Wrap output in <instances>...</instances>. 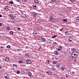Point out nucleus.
<instances>
[{"label":"nucleus","instance_id":"7","mask_svg":"<svg viewBox=\"0 0 79 79\" xmlns=\"http://www.w3.org/2000/svg\"><path fill=\"white\" fill-rule=\"evenodd\" d=\"M9 75H6V76H4V77L5 79H9Z\"/></svg>","mask_w":79,"mask_h":79},{"label":"nucleus","instance_id":"31","mask_svg":"<svg viewBox=\"0 0 79 79\" xmlns=\"http://www.w3.org/2000/svg\"><path fill=\"white\" fill-rule=\"evenodd\" d=\"M22 2H26L27 0H22Z\"/></svg>","mask_w":79,"mask_h":79},{"label":"nucleus","instance_id":"36","mask_svg":"<svg viewBox=\"0 0 79 79\" xmlns=\"http://www.w3.org/2000/svg\"><path fill=\"white\" fill-rule=\"evenodd\" d=\"M63 21H64V22H67V20H66V19H63Z\"/></svg>","mask_w":79,"mask_h":79},{"label":"nucleus","instance_id":"42","mask_svg":"<svg viewBox=\"0 0 79 79\" xmlns=\"http://www.w3.org/2000/svg\"><path fill=\"white\" fill-rule=\"evenodd\" d=\"M17 51H18V52H20L21 51V50H20V49H17Z\"/></svg>","mask_w":79,"mask_h":79},{"label":"nucleus","instance_id":"20","mask_svg":"<svg viewBox=\"0 0 79 79\" xmlns=\"http://www.w3.org/2000/svg\"><path fill=\"white\" fill-rule=\"evenodd\" d=\"M64 15V12H61L60 13V15L61 16H63Z\"/></svg>","mask_w":79,"mask_h":79},{"label":"nucleus","instance_id":"47","mask_svg":"<svg viewBox=\"0 0 79 79\" xmlns=\"http://www.w3.org/2000/svg\"><path fill=\"white\" fill-rule=\"evenodd\" d=\"M0 26H2V23H0Z\"/></svg>","mask_w":79,"mask_h":79},{"label":"nucleus","instance_id":"16","mask_svg":"<svg viewBox=\"0 0 79 79\" xmlns=\"http://www.w3.org/2000/svg\"><path fill=\"white\" fill-rule=\"evenodd\" d=\"M34 31L36 32H34V33L35 34H37L38 33V32H38V31L37 30H34Z\"/></svg>","mask_w":79,"mask_h":79},{"label":"nucleus","instance_id":"8","mask_svg":"<svg viewBox=\"0 0 79 79\" xmlns=\"http://www.w3.org/2000/svg\"><path fill=\"white\" fill-rule=\"evenodd\" d=\"M12 66L13 67H16L17 68V67H18V65H17L16 64H13L12 65Z\"/></svg>","mask_w":79,"mask_h":79},{"label":"nucleus","instance_id":"51","mask_svg":"<svg viewBox=\"0 0 79 79\" xmlns=\"http://www.w3.org/2000/svg\"><path fill=\"white\" fill-rule=\"evenodd\" d=\"M0 17H2V15H0Z\"/></svg>","mask_w":79,"mask_h":79},{"label":"nucleus","instance_id":"46","mask_svg":"<svg viewBox=\"0 0 79 79\" xmlns=\"http://www.w3.org/2000/svg\"><path fill=\"white\" fill-rule=\"evenodd\" d=\"M55 59H56V60H58V57H55Z\"/></svg>","mask_w":79,"mask_h":79},{"label":"nucleus","instance_id":"44","mask_svg":"<svg viewBox=\"0 0 79 79\" xmlns=\"http://www.w3.org/2000/svg\"><path fill=\"white\" fill-rule=\"evenodd\" d=\"M52 2H54V1H56V0H51Z\"/></svg>","mask_w":79,"mask_h":79},{"label":"nucleus","instance_id":"21","mask_svg":"<svg viewBox=\"0 0 79 79\" xmlns=\"http://www.w3.org/2000/svg\"><path fill=\"white\" fill-rule=\"evenodd\" d=\"M57 35H54L53 36H52V38L54 39V38H55V37H57Z\"/></svg>","mask_w":79,"mask_h":79},{"label":"nucleus","instance_id":"40","mask_svg":"<svg viewBox=\"0 0 79 79\" xmlns=\"http://www.w3.org/2000/svg\"><path fill=\"white\" fill-rule=\"evenodd\" d=\"M59 48H60V49L61 50L62 48V47H61V46H60Z\"/></svg>","mask_w":79,"mask_h":79},{"label":"nucleus","instance_id":"59","mask_svg":"<svg viewBox=\"0 0 79 79\" xmlns=\"http://www.w3.org/2000/svg\"><path fill=\"white\" fill-rule=\"evenodd\" d=\"M69 38H71V37H69Z\"/></svg>","mask_w":79,"mask_h":79},{"label":"nucleus","instance_id":"55","mask_svg":"<svg viewBox=\"0 0 79 79\" xmlns=\"http://www.w3.org/2000/svg\"><path fill=\"white\" fill-rule=\"evenodd\" d=\"M1 68H2V66H0V69H1Z\"/></svg>","mask_w":79,"mask_h":79},{"label":"nucleus","instance_id":"9","mask_svg":"<svg viewBox=\"0 0 79 79\" xmlns=\"http://www.w3.org/2000/svg\"><path fill=\"white\" fill-rule=\"evenodd\" d=\"M60 64H61L60 63H59L56 65V67H57V68H59Z\"/></svg>","mask_w":79,"mask_h":79},{"label":"nucleus","instance_id":"17","mask_svg":"<svg viewBox=\"0 0 79 79\" xmlns=\"http://www.w3.org/2000/svg\"><path fill=\"white\" fill-rule=\"evenodd\" d=\"M55 54L56 55H58V52L57 51H56L55 52Z\"/></svg>","mask_w":79,"mask_h":79},{"label":"nucleus","instance_id":"48","mask_svg":"<svg viewBox=\"0 0 79 79\" xmlns=\"http://www.w3.org/2000/svg\"><path fill=\"white\" fill-rule=\"evenodd\" d=\"M16 1H17V2H19V1H20V0H16Z\"/></svg>","mask_w":79,"mask_h":79},{"label":"nucleus","instance_id":"30","mask_svg":"<svg viewBox=\"0 0 79 79\" xmlns=\"http://www.w3.org/2000/svg\"><path fill=\"white\" fill-rule=\"evenodd\" d=\"M10 47L11 46H10V45H8L7 46V48H10Z\"/></svg>","mask_w":79,"mask_h":79},{"label":"nucleus","instance_id":"50","mask_svg":"<svg viewBox=\"0 0 79 79\" xmlns=\"http://www.w3.org/2000/svg\"><path fill=\"white\" fill-rule=\"evenodd\" d=\"M54 45H56V42H54Z\"/></svg>","mask_w":79,"mask_h":79},{"label":"nucleus","instance_id":"12","mask_svg":"<svg viewBox=\"0 0 79 79\" xmlns=\"http://www.w3.org/2000/svg\"><path fill=\"white\" fill-rule=\"evenodd\" d=\"M48 43H51L52 42L51 40H50V39L48 40Z\"/></svg>","mask_w":79,"mask_h":79},{"label":"nucleus","instance_id":"15","mask_svg":"<svg viewBox=\"0 0 79 79\" xmlns=\"http://www.w3.org/2000/svg\"><path fill=\"white\" fill-rule=\"evenodd\" d=\"M34 2L35 3H39V0H35Z\"/></svg>","mask_w":79,"mask_h":79},{"label":"nucleus","instance_id":"11","mask_svg":"<svg viewBox=\"0 0 79 79\" xmlns=\"http://www.w3.org/2000/svg\"><path fill=\"white\" fill-rule=\"evenodd\" d=\"M42 40L43 42H45L46 41V39L45 38H42Z\"/></svg>","mask_w":79,"mask_h":79},{"label":"nucleus","instance_id":"26","mask_svg":"<svg viewBox=\"0 0 79 79\" xmlns=\"http://www.w3.org/2000/svg\"><path fill=\"white\" fill-rule=\"evenodd\" d=\"M6 29L7 30H10V27H6Z\"/></svg>","mask_w":79,"mask_h":79},{"label":"nucleus","instance_id":"39","mask_svg":"<svg viewBox=\"0 0 79 79\" xmlns=\"http://www.w3.org/2000/svg\"><path fill=\"white\" fill-rule=\"evenodd\" d=\"M12 15H10V14L8 15V16H10V17H11V16H12Z\"/></svg>","mask_w":79,"mask_h":79},{"label":"nucleus","instance_id":"14","mask_svg":"<svg viewBox=\"0 0 79 79\" xmlns=\"http://www.w3.org/2000/svg\"><path fill=\"white\" fill-rule=\"evenodd\" d=\"M24 61H23L22 60H19V63H23Z\"/></svg>","mask_w":79,"mask_h":79},{"label":"nucleus","instance_id":"57","mask_svg":"<svg viewBox=\"0 0 79 79\" xmlns=\"http://www.w3.org/2000/svg\"><path fill=\"white\" fill-rule=\"evenodd\" d=\"M49 62H50V61H48V63H49Z\"/></svg>","mask_w":79,"mask_h":79},{"label":"nucleus","instance_id":"34","mask_svg":"<svg viewBox=\"0 0 79 79\" xmlns=\"http://www.w3.org/2000/svg\"><path fill=\"white\" fill-rule=\"evenodd\" d=\"M9 3H10V4H13V2L12 1L10 2H9Z\"/></svg>","mask_w":79,"mask_h":79},{"label":"nucleus","instance_id":"5","mask_svg":"<svg viewBox=\"0 0 79 79\" xmlns=\"http://www.w3.org/2000/svg\"><path fill=\"white\" fill-rule=\"evenodd\" d=\"M16 18V16L15 15H12L11 17V19H15Z\"/></svg>","mask_w":79,"mask_h":79},{"label":"nucleus","instance_id":"41","mask_svg":"<svg viewBox=\"0 0 79 79\" xmlns=\"http://www.w3.org/2000/svg\"><path fill=\"white\" fill-rule=\"evenodd\" d=\"M17 74H19V73H20V72L19 71H18L17 72Z\"/></svg>","mask_w":79,"mask_h":79},{"label":"nucleus","instance_id":"1","mask_svg":"<svg viewBox=\"0 0 79 79\" xmlns=\"http://www.w3.org/2000/svg\"><path fill=\"white\" fill-rule=\"evenodd\" d=\"M78 53L77 52L73 53L71 56L73 58H76L78 55Z\"/></svg>","mask_w":79,"mask_h":79},{"label":"nucleus","instance_id":"49","mask_svg":"<svg viewBox=\"0 0 79 79\" xmlns=\"http://www.w3.org/2000/svg\"><path fill=\"white\" fill-rule=\"evenodd\" d=\"M26 48H27H27H28V46H26Z\"/></svg>","mask_w":79,"mask_h":79},{"label":"nucleus","instance_id":"38","mask_svg":"<svg viewBox=\"0 0 79 79\" xmlns=\"http://www.w3.org/2000/svg\"><path fill=\"white\" fill-rule=\"evenodd\" d=\"M52 70H56V69H55V68H52Z\"/></svg>","mask_w":79,"mask_h":79},{"label":"nucleus","instance_id":"22","mask_svg":"<svg viewBox=\"0 0 79 79\" xmlns=\"http://www.w3.org/2000/svg\"><path fill=\"white\" fill-rule=\"evenodd\" d=\"M65 34L66 35H68L69 34V31H67L65 33Z\"/></svg>","mask_w":79,"mask_h":79},{"label":"nucleus","instance_id":"4","mask_svg":"<svg viewBox=\"0 0 79 79\" xmlns=\"http://www.w3.org/2000/svg\"><path fill=\"white\" fill-rule=\"evenodd\" d=\"M65 68V66H64V65L63 66L61 67V69L62 71H64V69Z\"/></svg>","mask_w":79,"mask_h":79},{"label":"nucleus","instance_id":"23","mask_svg":"<svg viewBox=\"0 0 79 79\" xmlns=\"http://www.w3.org/2000/svg\"><path fill=\"white\" fill-rule=\"evenodd\" d=\"M50 20L51 21H53V17H50Z\"/></svg>","mask_w":79,"mask_h":79},{"label":"nucleus","instance_id":"45","mask_svg":"<svg viewBox=\"0 0 79 79\" xmlns=\"http://www.w3.org/2000/svg\"><path fill=\"white\" fill-rule=\"evenodd\" d=\"M63 28H62L61 29H60V31H63Z\"/></svg>","mask_w":79,"mask_h":79},{"label":"nucleus","instance_id":"13","mask_svg":"<svg viewBox=\"0 0 79 79\" xmlns=\"http://www.w3.org/2000/svg\"><path fill=\"white\" fill-rule=\"evenodd\" d=\"M75 74V72H72L70 73V74H71V75H74Z\"/></svg>","mask_w":79,"mask_h":79},{"label":"nucleus","instance_id":"18","mask_svg":"<svg viewBox=\"0 0 79 79\" xmlns=\"http://www.w3.org/2000/svg\"><path fill=\"white\" fill-rule=\"evenodd\" d=\"M28 76L29 77H31L32 76V73H28Z\"/></svg>","mask_w":79,"mask_h":79},{"label":"nucleus","instance_id":"56","mask_svg":"<svg viewBox=\"0 0 79 79\" xmlns=\"http://www.w3.org/2000/svg\"><path fill=\"white\" fill-rule=\"evenodd\" d=\"M1 48H3V47H1Z\"/></svg>","mask_w":79,"mask_h":79},{"label":"nucleus","instance_id":"6","mask_svg":"<svg viewBox=\"0 0 79 79\" xmlns=\"http://www.w3.org/2000/svg\"><path fill=\"white\" fill-rule=\"evenodd\" d=\"M8 8H9V7H8V6H5L4 7V8H3V9L4 10H8Z\"/></svg>","mask_w":79,"mask_h":79},{"label":"nucleus","instance_id":"37","mask_svg":"<svg viewBox=\"0 0 79 79\" xmlns=\"http://www.w3.org/2000/svg\"><path fill=\"white\" fill-rule=\"evenodd\" d=\"M17 29L18 30V31H20L21 30V28H17Z\"/></svg>","mask_w":79,"mask_h":79},{"label":"nucleus","instance_id":"52","mask_svg":"<svg viewBox=\"0 0 79 79\" xmlns=\"http://www.w3.org/2000/svg\"><path fill=\"white\" fill-rule=\"evenodd\" d=\"M40 49H42V47L40 46Z\"/></svg>","mask_w":79,"mask_h":79},{"label":"nucleus","instance_id":"25","mask_svg":"<svg viewBox=\"0 0 79 79\" xmlns=\"http://www.w3.org/2000/svg\"><path fill=\"white\" fill-rule=\"evenodd\" d=\"M10 34H13V32L12 31H10Z\"/></svg>","mask_w":79,"mask_h":79},{"label":"nucleus","instance_id":"35","mask_svg":"<svg viewBox=\"0 0 79 79\" xmlns=\"http://www.w3.org/2000/svg\"><path fill=\"white\" fill-rule=\"evenodd\" d=\"M76 20H77L78 21H79V16H78L77 17Z\"/></svg>","mask_w":79,"mask_h":79},{"label":"nucleus","instance_id":"3","mask_svg":"<svg viewBox=\"0 0 79 79\" xmlns=\"http://www.w3.org/2000/svg\"><path fill=\"white\" fill-rule=\"evenodd\" d=\"M6 61H10V58L8 57H6L5 58Z\"/></svg>","mask_w":79,"mask_h":79},{"label":"nucleus","instance_id":"53","mask_svg":"<svg viewBox=\"0 0 79 79\" xmlns=\"http://www.w3.org/2000/svg\"><path fill=\"white\" fill-rule=\"evenodd\" d=\"M55 44H53L52 47H55Z\"/></svg>","mask_w":79,"mask_h":79},{"label":"nucleus","instance_id":"33","mask_svg":"<svg viewBox=\"0 0 79 79\" xmlns=\"http://www.w3.org/2000/svg\"><path fill=\"white\" fill-rule=\"evenodd\" d=\"M68 40L69 41H70V42H72L73 40H71V39L69 38L68 39Z\"/></svg>","mask_w":79,"mask_h":79},{"label":"nucleus","instance_id":"58","mask_svg":"<svg viewBox=\"0 0 79 79\" xmlns=\"http://www.w3.org/2000/svg\"><path fill=\"white\" fill-rule=\"evenodd\" d=\"M1 61V60H0V62Z\"/></svg>","mask_w":79,"mask_h":79},{"label":"nucleus","instance_id":"19","mask_svg":"<svg viewBox=\"0 0 79 79\" xmlns=\"http://www.w3.org/2000/svg\"><path fill=\"white\" fill-rule=\"evenodd\" d=\"M39 14L36 13V14H35L34 15V17H36V16H38V15Z\"/></svg>","mask_w":79,"mask_h":79},{"label":"nucleus","instance_id":"27","mask_svg":"<svg viewBox=\"0 0 79 79\" xmlns=\"http://www.w3.org/2000/svg\"><path fill=\"white\" fill-rule=\"evenodd\" d=\"M57 63V62H53V64H56Z\"/></svg>","mask_w":79,"mask_h":79},{"label":"nucleus","instance_id":"54","mask_svg":"<svg viewBox=\"0 0 79 79\" xmlns=\"http://www.w3.org/2000/svg\"><path fill=\"white\" fill-rule=\"evenodd\" d=\"M66 77H68V75H66Z\"/></svg>","mask_w":79,"mask_h":79},{"label":"nucleus","instance_id":"24","mask_svg":"<svg viewBox=\"0 0 79 79\" xmlns=\"http://www.w3.org/2000/svg\"><path fill=\"white\" fill-rule=\"evenodd\" d=\"M71 50L73 52H75V49L74 48H73L71 49Z\"/></svg>","mask_w":79,"mask_h":79},{"label":"nucleus","instance_id":"43","mask_svg":"<svg viewBox=\"0 0 79 79\" xmlns=\"http://www.w3.org/2000/svg\"><path fill=\"white\" fill-rule=\"evenodd\" d=\"M61 50V49H60V48H59L58 49H57V50L58 51H60V50Z\"/></svg>","mask_w":79,"mask_h":79},{"label":"nucleus","instance_id":"32","mask_svg":"<svg viewBox=\"0 0 79 79\" xmlns=\"http://www.w3.org/2000/svg\"><path fill=\"white\" fill-rule=\"evenodd\" d=\"M71 2H74L75 0H69Z\"/></svg>","mask_w":79,"mask_h":79},{"label":"nucleus","instance_id":"29","mask_svg":"<svg viewBox=\"0 0 79 79\" xmlns=\"http://www.w3.org/2000/svg\"><path fill=\"white\" fill-rule=\"evenodd\" d=\"M33 7H34V8H36L37 7V6H36V5H33L32 6Z\"/></svg>","mask_w":79,"mask_h":79},{"label":"nucleus","instance_id":"28","mask_svg":"<svg viewBox=\"0 0 79 79\" xmlns=\"http://www.w3.org/2000/svg\"><path fill=\"white\" fill-rule=\"evenodd\" d=\"M25 56H29V53H26V54H25Z\"/></svg>","mask_w":79,"mask_h":79},{"label":"nucleus","instance_id":"10","mask_svg":"<svg viewBox=\"0 0 79 79\" xmlns=\"http://www.w3.org/2000/svg\"><path fill=\"white\" fill-rule=\"evenodd\" d=\"M47 74H49V75H51V74H52V72H48V71L47 72Z\"/></svg>","mask_w":79,"mask_h":79},{"label":"nucleus","instance_id":"2","mask_svg":"<svg viewBox=\"0 0 79 79\" xmlns=\"http://www.w3.org/2000/svg\"><path fill=\"white\" fill-rule=\"evenodd\" d=\"M26 62L28 64H31V63H32V62H31V60H27L26 61Z\"/></svg>","mask_w":79,"mask_h":79}]
</instances>
